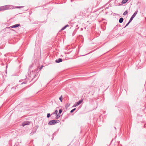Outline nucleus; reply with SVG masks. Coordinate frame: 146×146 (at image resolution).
I'll return each instance as SVG.
<instances>
[{"label": "nucleus", "instance_id": "nucleus-1", "mask_svg": "<svg viewBox=\"0 0 146 146\" xmlns=\"http://www.w3.org/2000/svg\"><path fill=\"white\" fill-rule=\"evenodd\" d=\"M11 9V6L9 5H6L0 7V11H5Z\"/></svg>", "mask_w": 146, "mask_h": 146}, {"label": "nucleus", "instance_id": "nucleus-2", "mask_svg": "<svg viewBox=\"0 0 146 146\" xmlns=\"http://www.w3.org/2000/svg\"><path fill=\"white\" fill-rule=\"evenodd\" d=\"M58 120H52L48 122V124L50 125H52L55 124L57 123Z\"/></svg>", "mask_w": 146, "mask_h": 146}, {"label": "nucleus", "instance_id": "nucleus-3", "mask_svg": "<svg viewBox=\"0 0 146 146\" xmlns=\"http://www.w3.org/2000/svg\"><path fill=\"white\" fill-rule=\"evenodd\" d=\"M83 100H79V101L78 102L76 103H75L73 106L72 107H76L77 106L80 105L82 102Z\"/></svg>", "mask_w": 146, "mask_h": 146}, {"label": "nucleus", "instance_id": "nucleus-4", "mask_svg": "<svg viewBox=\"0 0 146 146\" xmlns=\"http://www.w3.org/2000/svg\"><path fill=\"white\" fill-rule=\"evenodd\" d=\"M30 122L28 121L24 122L22 123V125L24 127L25 125H29L30 124Z\"/></svg>", "mask_w": 146, "mask_h": 146}, {"label": "nucleus", "instance_id": "nucleus-5", "mask_svg": "<svg viewBox=\"0 0 146 146\" xmlns=\"http://www.w3.org/2000/svg\"><path fill=\"white\" fill-rule=\"evenodd\" d=\"M20 26V24H17L11 26V28H16Z\"/></svg>", "mask_w": 146, "mask_h": 146}, {"label": "nucleus", "instance_id": "nucleus-6", "mask_svg": "<svg viewBox=\"0 0 146 146\" xmlns=\"http://www.w3.org/2000/svg\"><path fill=\"white\" fill-rule=\"evenodd\" d=\"M138 12V11H135L133 15L131 16V18H132L133 19V18L136 15H137V13Z\"/></svg>", "mask_w": 146, "mask_h": 146}, {"label": "nucleus", "instance_id": "nucleus-7", "mask_svg": "<svg viewBox=\"0 0 146 146\" xmlns=\"http://www.w3.org/2000/svg\"><path fill=\"white\" fill-rule=\"evenodd\" d=\"M62 61V60L61 58H59L56 60L55 62L56 63H60Z\"/></svg>", "mask_w": 146, "mask_h": 146}, {"label": "nucleus", "instance_id": "nucleus-8", "mask_svg": "<svg viewBox=\"0 0 146 146\" xmlns=\"http://www.w3.org/2000/svg\"><path fill=\"white\" fill-rule=\"evenodd\" d=\"M133 19H132V18H131L129 20V21H128V23L126 24V25L125 26L124 28H125L127 26L129 25V24L130 23V22L132 21V20Z\"/></svg>", "mask_w": 146, "mask_h": 146}, {"label": "nucleus", "instance_id": "nucleus-9", "mask_svg": "<svg viewBox=\"0 0 146 146\" xmlns=\"http://www.w3.org/2000/svg\"><path fill=\"white\" fill-rule=\"evenodd\" d=\"M31 72H28L27 75H26L27 77L29 78L31 76Z\"/></svg>", "mask_w": 146, "mask_h": 146}, {"label": "nucleus", "instance_id": "nucleus-10", "mask_svg": "<svg viewBox=\"0 0 146 146\" xmlns=\"http://www.w3.org/2000/svg\"><path fill=\"white\" fill-rule=\"evenodd\" d=\"M123 18L122 17H121L119 19V23H121L123 22Z\"/></svg>", "mask_w": 146, "mask_h": 146}, {"label": "nucleus", "instance_id": "nucleus-11", "mask_svg": "<svg viewBox=\"0 0 146 146\" xmlns=\"http://www.w3.org/2000/svg\"><path fill=\"white\" fill-rule=\"evenodd\" d=\"M69 26V25H66L65 26H64V27H63V28H62L61 29V30H63L64 29H65L67 27H68Z\"/></svg>", "mask_w": 146, "mask_h": 146}, {"label": "nucleus", "instance_id": "nucleus-12", "mask_svg": "<svg viewBox=\"0 0 146 146\" xmlns=\"http://www.w3.org/2000/svg\"><path fill=\"white\" fill-rule=\"evenodd\" d=\"M128 1V0H123L121 2V3L122 4H125V3L127 1Z\"/></svg>", "mask_w": 146, "mask_h": 146}, {"label": "nucleus", "instance_id": "nucleus-13", "mask_svg": "<svg viewBox=\"0 0 146 146\" xmlns=\"http://www.w3.org/2000/svg\"><path fill=\"white\" fill-rule=\"evenodd\" d=\"M38 128V127L37 126H35L34 127L33 129V130L34 131H35V132L36 133Z\"/></svg>", "mask_w": 146, "mask_h": 146}, {"label": "nucleus", "instance_id": "nucleus-14", "mask_svg": "<svg viewBox=\"0 0 146 146\" xmlns=\"http://www.w3.org/2000/svg\"><path fill=\"white\" fill-rule=\"evenodd\" d=\"M70 104L69 103H67L65 105V108L67 109L70 106Z\"/></svg>", "mask_w": 146, "mask_h": 146}, {"label": "nucleus", "instance_id": "nucleus-15", "mask_svg": "<svg viewBox=\"0 0 146 146\" xmlns=\"http://www.w3.org/2000/svg\"><path fill=\"white\" fill-rule=\"evenodd\" d=\"M35 133V131H34L33 130L32 132L30 133V135H32Z\"/></svg>", "mask_w": 146, "mask_h": 146}, {"label": "nucleus", "instance_id": "nucleus-16", "mask_svg": "<svg viewBox=\"0 0 146 146\" xmlns=\"http://www.w3.org/2000/svg\"><path fill=\"white\" fill-rule=\"evenodd\" d=\"M59 100H60L61 102H62V96H61L59 98Z\"/></svg>", "mask_w": 146, "mask_h": 146}, {"label": "nucleus", "instance_id": "nucleus-17", "mask_svg": "<svg viewBox=\"0 0 146 146\" xmlns=\"http://www.w3.org/2000/svg\"><path fill=\"white\" fill-rule=\"evenodd\" d=\"M128 13L127 11H125L123 13V15H126Z\"/></svg>", "mask_w": 146, "mask_h": 146}, {"label": "nucleus", "instance_id": "nucleus-18", "mask_svg": "<svg viewBox=\"0 0 146 146\" xmlns=\"http://www.w3.org/2000/svg\"><path fill=\"white\" fill-rule=\"evenodd\" d=\"M76 109V108H74L72 110H71L70 112L71 113H72Z\"/></svg>", "mask_w": 146, "mask_h": 146}, {"label": "nucleus", "instance_id": "nucleus-19", "mask_svg": "<svg viewBox=\"0 0 146 146\" xmlns=\"http://www.w3.org/2000/svg\"><path fill=\"white\" fill-rule=\"evenodd\" d=\"M56 119H58L59 117L60 116V115H59V114H56Z\"/></svg>", "mask_w": 146, "mask_h": 146}, {"label": "nucleus", "instance_id": "nucleus-20", "mask_svg": "<svg viewBox=\"0 0 146 146\" xmlns=\"http://www.w3.org/2000/svg\"><path fill=\"white\" fill-rule=\"evenodd\" d=\"M50 116V114L49 113H47V118H49Z\"/></svg>", "mask_w": 146, "mask_h": 146}, {"label": "nucleus", "instance_id": "nucleus-21", "mask_svg": "<svg viewBox=\"0 0 146 146\" xmlns=\"http://www.w3.org/2000/svg\"><path fill=\"white\" fill-rule=\"evenodd\" d=\"M62 109H60L59 111V113L58 114H60L62 112Z\"/></svg>", "mask_w": 146, "mask_h": 146}, {"label": "nucleus", "instance_id": "nucleus-22", "mask_svg": "<svg viewBox=\"0 0 146 146\" xmlns=\"http://www.w3.org/2000/svg\"><path fill=\"white\" fill-rule=\"evenodd\" d=\"M24 7V6H17L16 8H23Z\"/></svg>", "mask_w": 146, "mask_h": 146}, {"label": "nucleus", "instance_id": "nucleus-23", "mask_svg": "<svg viewBox=\"0 0 146 146\" xmlns=\"http://www.w3.org/2000/svg\"><path fill=\"white\" fill-rule=\"evenodd\" d=\"M54 112V113H55V114H57V113H58L57 110H55Z\"/></svg>", "mask_w": 146, "mask_h": 146}, {"label": "nucleus", "instance_id": "nucleus-24", "mask_svg": "<svg viewBox=\"0 0 146 146\" xmlns=\"http://www.w3.org/2000/svg\"><path fill=\"white\" fill-rule=\"evenodd\" d=\"M43 67V66H42L41 67H40V70H41V69H42V68Z\"/></svg>", "mask_w": 146, "mask_h": 146}, {"label": "nucleus", "instance_id": "nucleus-25", "mask_svg": "<svg viewBox=\"0 0 146 146\" xmlns=\"http://www.w3.org/2000/svg\"><path fill=\"white\" fill-rule=\"evenodd\" d=\"M55 114V113H54V112H53V113H52L51 114V115H52L53 114Z\"/></svg>", "mask_w": 146, "mask_h": 146}, {"label": "nucleus", "instance_id": "nucleus-26", "mask_svg": "<svg viewBox=\"0 0 146 146\" xmlns=\"http://www.w3.org/2000/svg\"><path fill=\"white\" fill-rule=\"evenodd\" d=\"M25 83H24V82H23L21 84H25Z\"/></svg>", "mask_w": 146, "mask_h": 146}, {"label": "nucleus", "instance_id": "nucleus-27", "mask_svg": "<svg viewBox=\"0 0 146 146\" xmlns=\"http://www.w3.org/2000/svg\"><path fill=\"white\" fill-rule=\"evenodd\" d=\"M114 128L115 129V130H116V127H114Z\"/></svg>", "mask_w": 146, "mask_h": 146}, {"label": "nucleus", "instance_id": "nucleus-28", "mask_svg": "<svg viewBox=\"0 0 146 146\" xmlns=\"http://www.w3.org/2000/svg\"><path fill=\"white\" fill-rule=\"evenodd\" d=\"M7 66H6V68H7Z\"/></svg>", "mask_w": 146, "mask_h": 146}, {"label": "nucleus", "instance_id": "nucleus-29", "mask_svg": "<svg viewBox=\"0 0 146 146\" xmlns=\"http://www.w3.org/2000/svg\"><path fill=\"white\" fill-rule=\"evenodd\" d=\"M81 30H83V29L82 28V29H81Z\"/></svg>", "mask_w": 146, "mask_h": 146}]
</instances>
